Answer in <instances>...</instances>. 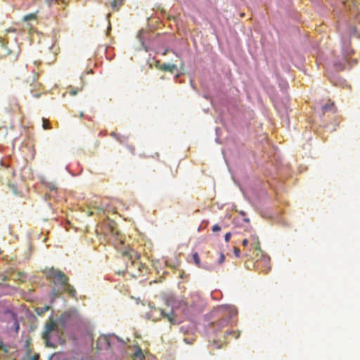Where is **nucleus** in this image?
<instances>
[{
    "label": "nucleus",
    "instance_id": "1",
    "mask_svg": "<svg viewBox=\"0 0 360 360\" xmlns=\"http://www.w3.org/2000/svg\"><path fill=\"white\" fill-rule=\"evenodd\" d=\"M45 274L48 279L61 287L69 281V278L62 271L53 267L47 269Z\"/></svg>",
    "mask_w": 360,
    "mask_h": 360
},
{
    "label": "nucleus",
    "instance_id": "2",
    "mask_svg": "<svg viewBox=\"0 0 360 360\" xmlns=\"http://www.w3.org/2000/svg\"><path fill=\"white\" fill-rule=\"evenodd\" d=\"M218 311L223 314V317L214 324L215 328L220 330L228 326L230 319L233 315L236 314V311L233 308L223 306L219 307Z\"/></svg>",
    "mask_w": 360,
    "mask_h": 360
},
{
    "label": "nucleus",
    "instance_id": "3",
    "mask_svg": "<svg viewBox=\"0 0 360 360\" xmlns=\"http://www.w3.org/2000/svg\"><path fill=\"white\" fill-rule=\"evenodd\" d=\"M53 332L58 333V326L55 321L50 319L45 325L44 331L42 338L45 340L46 347L55 348L56 345L51 341L50 334Z\"/></svg>",
    "mask_w": 360,
    "mask_h": 360
},
{
    "label": "nucleus",
    "instance_id": "4",
    "mask_svg": "<svg viewBox=\"0 0 360 360\" xmlns=\"http://www.w3.org/2000/svg\"><path fill=\"white\" fill-rule=\"evenodd\" d=\"M123 256L127 257L128 259L131 261V265L127 266L128 269H131L132 266H135L139 269V271H141V264L138 262L141 257L140 253L135 251L134 250L130 249L128 251H125L123 253Z\"/></svg>",
    "mask_w": 360,
    "mask_h": 360
},
{
    "label": "nucleus",
    "instance_id": "5",
    "mask_svg": "<svg viewBox=\"0 0 360 360\" xmlns=\"http://www.w3.org/2000/svg\"><path fill=\"white\" fill-rule=\"evenodd\" d=\"M342 4L344 5L345 8H348L349 12L354 16H356L358 13L356 11V0H341Z\"/></svg>",
    "mask_w": 360,
    "mask_h": 360
},
{
    "label": "nucleus",
    "instance_id": "6",
    "mask_svg": "<svg viewBox=\"0 0 360 360\" xmlns=\"http://www.w3.org/2000/svg\"><path fill=\"white\" fill-rule=\"evenodd\" d=\"M160 312L162 318L166 319L169 322L174 324L176 323V316L172 310L166 312L165 310L160 309Z\"/></svg>",
    "mask_w": 360,
    "mask_h": 360
},
{
    "label": "nucleus",
    "instance_id": "7",
    "mask_svg": "<svg viewBox=\"0 0 360 360\" xmlns=\"http://www.w3.org/2000/svg\"><path fill=\"white\" fill-rule=\"evenodd\" d=\"M11 53V50L7 46V42L0 38V56H5Z\"/></svg>",
    "mask_w": 360,
    "mask_h": 360
},
{
    "label": "nucleus",
    "instance_id": "8",
    "mask_svg": "<svg viewBox=\"0 0 360 360\" xmlns=\"http://www.w3.org/2000/svg\"><path fill=\"white\" fill-rule=\"evenodd\" d=\"M260 264H264V268L263 271H269L271 269L270 266V258L266 256H262L260 261H257V265L259 266Z\"/></svg>",
    "mask_w": 360,
    "mask_h": 360
},
{
    "label": "nucleus",
    "instance_id": "9",
    "mask_svg": "<svg viewBox=\"0 0 360 360\" xmlns=\"http://www.w3.org/2000/svg\"><path fill=\"white\" fill-rule=\"evenodd\" d=\"M61 288L70 296L75 297L76 290H75L74 287L71 285L68 282H67V284H64Z\"/></svg>",
    "mask_w": 360,
    "mask_h": 360
},
{
    "label": "nucleus",
    "instance_id": "10",
    "mask_svg": "<svg viewBox=\"0 0 360 360\" xmlns=\"http://www.w3.org/2000/svg\"><path fill=\"white\" fill-rule=\"evenodd\" d=\"M343 54L345 55V60L347 61V64L352 67L355 65H356V59H352L349 56V51H347L346 49V48H344L343 49Z\"/></svg>",
    "mask_w": 360,
    "mask_h": 360
},
{
    "label": "nucleus",
    "instance_id": "11",
    "mask_svg": "<svg viewBox=\"0 0 360 360\" xmlns=\"http://www.w3.org/2000/svg\"><path fill=\"white\" fill-rule=\"evenodd\" d=\"M250 242L252 246L254 248L255 250H260V243L257 236L251 235Z\"/></svg>",
    "mask_w": 360,
    "mask_h": 360
},
{
    "label": "nucleus",
    "instance_id": "12",
    "mask_svg": "<svg viewBox=\"0 0 360 360\" xmlns=\"http://www.w3.org/2000/svg\"><path fill=\"white\" fill-rule=\"evenodd\" d=\"M46 2L49 7H51L53 5H66V0H46Z\"/></svg>",
    "mask_w": 360,
    "mask_h": 360
},
{
    "label": "nucleus",
    "instance_id": "13",
    "mask_svg": "<svg viewBox=\"0 0 360 360\" xmlns=\"http://www.w3.org/2000/svg\"><path fill=\"white\" fill-rule=\"evenodd\" d=\"M124 0H113L111 3V7L114 11H118L120 7L123 4Z\"/></svg>",
    "mask_w": 360,
    "mask_h": 360
},
{
    "label": "nucleus",
    "instance_id": "14",
    "mask_svg": "<svg viewBox=\"0 0 360 360\" xmlns=\"http://www.w3.org/2000/svg\"><path fill=\"white\" fill-rule=\"evenodd\" d=\"M104 344L106 347H110L109 340L107 336H101L98 340V344Z\"/></svg>",
    "mask_w": 360,
    "mask_h": 360
},
{
    "label": "nucleus",
    "instance_id": "15",
    "mask_svg": "<svg viewBox=\"0 0 360 360\" xmlns=\"http://www.w3.org/2000/svg\"><path fill=\"white\" fill-rule=\"evenodd\" d=\"M193 261H194L195 264L198 267H201L200 259V257H199L198 252H195V253L193 254Z\"/></svg>",
    "mask_w": 360,
    "mask_h": 360
},
{
    "label": "nucleus",
    "instance_id": "16",
    "mask_svg": "<svg viewBox=\"0 0 360 360\" xmlns=\"http://www.w3.org/2000/svg\"><path fill=\"white\" fill-rule=\"evenodd\" d=\"M42 122H43L42 127H43L44 129H50L51 128V127L50 125V122L48 120L43 118Z\"/></svg>",
    "mask_w": 360,
    "mask_h": 360
},
{
    "label": "nucleus",
    "instance_id": "17",
    "mask_svg": "<svg viewBox=\"0 0 360 360\" xmlns=\"http://www.w3.org/2000/svg\"><path fill=\"white\" fill-rule=\"evenodd\" d=\"M9 347L5 344H4L3 341L0 340V350L4 352L5 353L8 352Z\"/></svg>",
    "mask_w": 360,
    "mask_h": 360
},
{
    "label": "nucleus",
    "instance_id": "18",
    "mask_svg": "<svg viewBox=\"0 0 360 360\" xmlns=\"http://www.w3.org/2000/svg\"><path fill=\"white\" fill-rule=\"evenodd\" d=\"M334 106V103H327L326 105H324L323 107H322V110L323 112L328 111V110H330Z\"/></svg>",
    "mask_w": 360,
    "mask_h": 360
},
{
    "label": "nucleus",
    "instance_id": "19",
    "mask_svg": "<svg viewBox=\"0 0 360 360\" xmlns=\"http://www.w3.org/2000/svg\"><path fill=\"white\" fill-rule=\"evenodd\" d=\"M226 335H234L235 338H238L240 335V333L239 332H236V331H233V330H230V331H226Z\"/></svg>",
    "mask_w": 360,
    "mask_h": 360
},
{
    "label": "nucleus",
    "instance_id": "20",
    "mask_svg": "<svg viewBox=\"0 0 360 360\" xmlns=\"http://www.w3.org/2000/svg\"><path fill=\"white\" fill-rule=\"evenodd\" d=\"M36 18L35 14H29L24 17L25 21H30Z\"/></svg>",
    "mask_w": 360,
    "mask_h": 360
},
{
    "label": "nucleus",
    "instance_id": "21",
    "mask_svg": "<svg viewBox=\"0 0 360 360\" xmlns=\"http://www.w3.org/2000/svg\"><path fill=\"white\" fill-rule=\"evenodd\" d=\"M211 346H212L214 349H220L222 347V345L221 344H218V342L216 341V340H214L212 343H211Z\"/></svg>",
    "mask_w": 360,
    "mask_h": 360
},
{
    "label": "nucleus",
    "instance_id": "22",
    "mask_svg": "<svg viewBox=\"0 0 360 360\" xmlns=\"http://www.w3.org/2000/svg\"><path fill=\"white\" fill-rule=\"evenodd\" d=\"M134 356L136 358H141V359H142L143 357V352L140 348H139V349L134 353Z\"/></svg>",
    "mask_w": 360,
    "mask_h": 360
},
{
    "label": "nucleus",
    "instance_id": "23",
    "mask_svg": "<svg viewBox=\"0 0 360 360\" xmlns=\"http://www.w3.org/2000/svg\"><path fill=\"white\" fill-rule=\"evenodd\" d=\"M60 292L58 290H56V289H54L52 291V299H56V298L60 297Z\"/></svg>",
    "mask_w": 360,
    "mask_h": 360
},
{
    "label": "nucleus",
    "instance_id": "24",
    "mask_svg": "<svg viewBox=\"0 0 360 360\" xmlns=\"http://www.w3.org/2000/svg\"><path fill=\"white\" fill-rule=\"evenodd\" d=\"M156 68H177L176 65L174 64H166V63H164L163 65H160V66H156Z\"/></svg>",
    "mask_w": 360,
    "mask_h": 360
},
{
    "label": "nucleus",
    "instance_id": "25",
    "mask_svg": "<svg viewBox=\"0 0 360 360\" xmlns=\"http://www.w3.org/2000/svg\"><path fill=\"white\" fill-rule=\"evenodd\" d=\"M224 260H225V255L222 252H221L220 255H219V258L218 259L219 264H223Z\"/></svg>",
    "mask_w": 360,
    "mask_h": 360
},
{
    "label": "nucleus",
    "instance_id": "26",
    "mask_svg": "<svg viewBox=\"0 0 360 360\" xmlns=\"http://www.w3.org/2000/svg\"><path fill=\"white\" fill-rule=\"evenodd\" d=\"M143 31H140L138 34H137V38L139 39L140 43L142 44L143 46H144V43H143V41L142 39V37H141V34H142Z\"/></svg>",
    "mask_w": 360,
    "mask_h": 360
},
{
    "label": "nucleus",
    "instance_id": "27",
    "mask_svg": "<svg viewBox=\"0 0 360 360\" xmlns=\"http://www.w3.org/2000/svg\"><path fill=\"white\" fill-rule=\"evenodd\" d=\"M233 252H234V255L236 257H240V250L238 248H234V250H233Z\"/></svg>",
    "mask_w": 360,
    "mask_h": 360
},
{
    "label": "nucleus",
    "instance_id": "28",
    "mask_svg": "<svg viewBox=\"0 0 360 360\" xmlns=\"http://www.w3.org/2000/svg\"><path fill=\"white\" fill-rule=\"evenodd\" d=\"M212 230L213 232L219 231L221 230V227L218 224H215L212 226Z\"/></svg>",
    "mask_w": 360,
    "mask_h": 360
},
{
    "label": "nucleus",
    "instance_id": "29",
    "mask_svg": "<svg viewBox=\"0 0 360 360\" xmlns=\"http://www.w3.org/2000/svg\"><path fill=\"white\" fill-rule=\"evenodd\" d=\"M231 232L226 233L224 236L225 241L229 242L231 239Z\"/></svg>",
    "mask_w": 360,
    "mask_h": 360
},
{
    "label": "nucleus",
    "instance_id": "30",
    "mask_svg": "<svg viewBox=\"0 0 360 360\" xmlns=\"http://www.w3.org/2000/svg\"><path fill=\"white\" fill-rule=\"evenodd\" d=\"M249 243V240L248 239H244L242 242V245L243 246H247Z\"/></svg>",
    "mask_w": 360,
    "mask_h": 360
},
{
    "label": "nucleus",
    "instance_id": "31",
    "mask_svg": "<svg viewBox=\"0 0 360 360\" xmlns=\"http://www.w3.org/2000/svg\"><path fill=\"white\" fill-rule=\"evenodd\" d=\"M39 359V355L35 354L33 356L31 357L30 360H38Z\"/></svg>",
    "mask_w": 360,
    "mask_h": 360
},
{
    "label": "nucleus",
    "instance_id": "32",
    "mask_svg": "<svg viewBox=\"0 0 360 360\" xmlns=\"http://www.w3.org/2000/svg\"><path fill=\"white\" fill-rule=\"evenodd\" d=\"M34 64L37 66L42 65L43 63L41 61H34Z\"/></svg>",
    "mask_w": 360,
    "mask_h": 360
},
{
    "label": "nucleus",
    "instance_id": "33",
    "mask_svg": "<svg viewBox=\"0 0 360 360\" xmlns=\"http://www.w3.org/2000/svg\"><path fill=\"white\" fill-rule=\"evenodd\" d=\"M163 70H168L170 72L172 73H174V71L176 69H172V68H169V69H162Z\"/></svg>",
    "mask_w": 360,
    "mask_h": 360
},
{
    "label": "nucleus",
    "instance_id": "34",
    "mask_svg": "<svg viewBox=\"0 0 360 360\" xmlns=\"http://www.w3.org/2000/svg\"><path fill=\"white\" fill-rule=\"evenodd\" d=\"M70 94L72 95V96H75L77 94V91H70Z\"/></svg>",
    "mask_w": 360,
    "mask_h": 360
},
{
    "label": "nucleus",
    "instance_id": "35",
    "mask_svg": "<svg viewBox=\"0 0 360 360\" xmlns=\"http://www.w3.org/2000/svg\"><path fill=\"white\" fill-rule=\"evenodd\" d=\"M110 135H111L112 136H113V137H115V138L117 137V134H116V133H115V132H112V133L110 134Z\"/></svg>",
    "mask_w": 360,
    "mask_h": 360
},
{
    "label": "nucleus",
    "instance_id": "36",
    "mask_svg": "<svg viewBox=\"0 0 360 360\" xmlns=\"http://www.w3.org/2000/svg\"><path fill=\"white\" fill-rule=\"evenodd\" d=\"M243 221L248 223L250 221V219L248 218L243 219Z\"/></svg>",
    "mask_w": 360,
    "mask_h": 360
},
{
    "label": "nucleus",
    "instance_id": "37",
    "mask_svg": "<svg viewBox=\"0 0 360 360\" xmlns=\"http://www.w3.org/2000/svg\"><path fill=\"white\" fill-rule=\"evenodd\" d=\"M240 214L243 216H245V212L244 211H240Z\"/></svg>",
    "mask_w": 360,
    "mask_h": 360
},
{
    "label": "nucleus",
    "instance_id": "38",
    "mask_svg": "<svg viewBox=\"0 0 360 360\" xmlns=\"http://www.w3.org/2000/svg\"><path fill=\"white\" fill-rule=\"evenodd\" d=\"M84 116V112H81L80 114H79V117H82Z\"/></svg>",
    "mask_w": 360,
    "mask_h": 360
},
{
    "label": "nucleus",
    "instance_id": "39",
    "mask_svg": "<svg viewBox=\"0 0 360 360\" xmlns=\"http://www.w3.org/2000/svg\"><path fill=\"white\" fill-rule=\"evenodd\" d=\"M119 243H122V239H119Z\"/></svg>",
    "mask_w": 360,
    "mask_h": 360
},
{
    "label": "nucleus",
    "instance_id": "40",
    "mask_svg": "<svg viewBox=\"0 0 360 360\" xmlns=\"http://www.w3.org/2000/svg\"><path fill=\"white\" fill-rule=\"evenodd\" d=\"M34 96H35L36 98H38V97L39 96V94H36Z\"/></svg>",
    "mask_w": 360,
    "mask_h": 360
},
{
    "label": "nucleus",
    "instance_id": "41",
    "mask_svg": "<svg viewBox=\"0 0 360 360\" xmlns=\"http://www.w3.org/2000/svg\"><path fill=\"white\" fill-rule=\"evenodd\" d=\"M48 309H49V307H46V310H48Z\"/></svg>",
    "mask_w": 360,
    "mask_h": 360
}]
</instances>
